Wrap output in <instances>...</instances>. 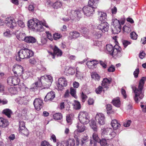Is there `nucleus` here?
I'll return each mask as SVG.
<instances>
[{
	"mask_svg": "<svg viewBox=\"0 0 146 146\" xmlns=\"http://www.w3.org/2000/svg\"><path fill=\"white\" fill-rule=\"evenodd\" d=\"M146 77H142L139 80L138 88L135 86H132V88L135 93L134 99L137 103L138 102L139 100L142 99L144 96V90H143L144 86L146 80Z\"/></svg>",
	"mask_w": 146,
	"mask_h": 146,
	"instance_id": "f257e3e1",
	"label": "nucleus"
},
{
	"mask_svg": "<svg viewBox=\"0 0 146 146\" xmlns=\"http://www.w3.org/2000/svg\"><path fill=\"white\" fill-rule=\"evenodd\" d=\"M53 81L52 77L49 75L41 77L40 80L32 84L31 89H33L43 86L44 88H48Z\"/></svg>",
	"mask_w": 146,
	"mask_h": 146,
	"instance_id": "f03ea898",
	"label": "nucleus"
},
{
	"mask_svg": "<svg viewBox=\"0 0 146 146\" xmlns=\"http://www.w3.org/2000/svg\"><path fill=\"white\" fill-rule=\"evenodd\" d=\"M41 23L46 27L49 28L45 21L41 23L39 21L36 19H33L29 20L28 21V26L30 29L37 31L42 32L44 31V29Z\"/></svg>",
	"mask_w": 146,
	"mask_h": 146,
	"instance_id": "7ed1b4c3",
	"label": "nucleus"
},
{
	"mask_svg": "<svg viewBox=\"0 0 146 146\" xmlns=\"http://www.w3.org/2000/svg\"><path fill=\"white\" fill-rule=\"evenodd\" d=\"M107 51L110 55L115 58H119L122 56L121 48L118 45L113 47L111 44H108L106 46Z\"/></svg>",
	"mask_w": 146,
	"mask_h": 146,
	"instance_id": "20e7f679",
	"label": "nucleus"
},
{
	"mask_svg": "<svg viewBox=\"0 0 146 146\" xmlns=\"http://www.w3.org/2000/svg\"><path fill=\"white\" fill-rule=\"evenodd\" d=\"M33 55V52L30 50L25 48L20 50L17 53L16 56V59L18 61H20L21 59L29 58Z\"/></svg>",
	"mask_w": 146,
	"mask_h": 146,
	"instance_id": "39448f33",
	"label": "nucleus"
},
{
	"mask_svg": "<svg viewBox=\"0 0 146 146\" xmlns=\"http://www.w3.org/2000/svg\"><path fill=\"white\" fill-rule=\"evenodd\" d=\"M79 119L83 124H87L90 122L89 114L86 111L80 112L78 116Z\"/></svg>",
	"mask_w": 146,
	"mask_h": 146,
	"instance_id": "423d86ee",
	"label": "nucleus"
},
{
	"mask_svg": "<svg viewBox=\"0 0 146 146\" xmlns=\"http://www.w3.org/2000/svg\"><path fill=\"white\" fill-rule=\"evenodd\" d=\"M6 25L11 29L16 30L19 27L14 19L12 17H7L5 20Z\"/></svg>",
	"mask_w": 146,
	"mask_h": 146,
	"instance_id": "0eeeda50",
	"label": "nucleus"
},
{
	"mask_svg": "<svg viewBox=\"0 0 146 146\" xmlns=\"http://www.w3.org/2000/svg\"><path fill=\"white\" fill-rule=\"evenodd\" d=\"M112 25V30L113 33L117 34L121 31V27L119 20L117 19H113Z\"/></svg>",
	"mask_w": 146,
	"mask_h": 146,
	"instance_id": "6e6552de",
	"label": "nucleus"
},
{
	"mask_svg": "<svg viewBox=\"0 0 146 146\" xmlns=\"http://www.w3.org/2000/svg\"><path fill=\"white\" fill-rule=\"evenodd\" d=\"M112 25V30L113 33L117 34L121 31V27L119 20L117 19H113Z\"/></svg>",
	"mask_w": 146,
	"mask_h": 146,
	"instance_id": "1a4fd4ad",
	"label": "nucleus"
},
{
	"mask_svg": "<svg viewBox=\"0 0 146 146\" xmlns=\"http://www.w3.org/2000/svg\"><path fill=\"white\" fill-rule=\"evenodd\" d=\"M31 96L29 95L23 96L19 97L15 99L16 102L21 105H25L27 104L31 99Z\"/></svg>",
	"mask_w": 146,
	"mask_h": 146,
	"instance_id": "9d476101",
	"label": "nucleus"
},
{
	"mask_svg": "<svg viewBox=\"0 0 146 146\" xmlns=\"http://www.w3.org/2000/svg\"><path fill=\"white\" fill-rule=\"evenodd\" d=\"M67 85V81L66 78L61 77L58 80V84H57V88L58 90H62L64 87H66Z\"/></svg>",
	"mask_w": 146,
	"mask_h": 146,
	"instance_id": "9b49d317",
	"label": "nucleus"
},
{
	"mask_svg": "<svg viewBox=\"0 0 146 146\" xmlns=\"http://www.w3.org/2000/svg\"><path fill=\"white\" fill-rule=\"evenodd\" d=\"M81 142L82 146H96V143L94 141L91 140L89 141L88 136L83 137Z\"/></svg>",
	"mask_w": 146,
	"mask_h": 146,
	"instance_id": "f8f14e48",
	"label": "nucleus"
},
{
	"mask_svg": "<svg viewBox=\"0 0 146 146\" xmlns=\"http://www.w3.org/2000/svg\"><path fill=\"white\" fill-rule=\"evenodd\" d=\"M95 9L90 5L85 6L82 9L83 11L84 14L87 16H91L95 11Z\"/></svg>",
	"mask_w": 146,
	"mask_h": 146,
	"instance_id": "ddd939ff",
	"label": "nucleus"
},
{
	"mask_svg": "<svg viewBox=\"0 0 146 146\" xmlns=\"http://www.w3.org/2000/svg\"><path fill=\"white\" fill-rule=\"evenodd\" d=\"M111 82V78L108 79L106 78L103 79L101 84L103 88V91L104 92L105 91L107 90L109 88V86L110 85Z\"/></svg>",
	"mask_w": 146,
	"mask_h": 146,
	"instance_id": "4468645a",
	"label": "nucleus"
},
{
	"mask_svg": "<svg viewBox=\"0 0 146 146\" xmlns=\"http://www.w3.org/2000/svg\"><path fill=\"white\" fill-rule=\"evenodd\" d=\"M12 70L17 76H21L23 72V68L21 65L15 64L13 67Z\"/></svg>",
	"mask_w": 146,
	"mask_h": 146,
	"instance_id": "2eb2a0df",
	"label": "nucleus"
},
{
	"mask_svg": "<svg viewBox=\"0 0 146 146\" xmlns=\"http://www.w3.org/2000/svg\"><path fill=\"white\" fill-rule=\"evenodd\" d=\"M109 25L107 22L104 21L102 22L98 26V29L101 30L103 33L107 32L109 30Z\"/></svg>",
	"mask_w": 146,
	"mask_h": 146,
	"instance_id": "dca6fc26",
	"label": "nucleus"
},
{
	"mask_svg": "<svg viewBox=\"0 0 146 146\" xmlns=\"http://www.w3.org/2000/svg\"><path fill=\"white\" fill-rule=\"evenodd\" d=\"M95 119L100 125H103L105 123V117L102 113H97L95 116Z\"/></svg>",
	"mask_w": 146,
	"mask_h": 146,
	"instance_id": "f3484780",
	"label": "nucleus"
},
{
	"mask_svg": "<svg viewBox=\"0 0 146 146\" xmlns=\"http://www.w3.org/2000/svg\"><path fill=\"white\" fill-rule=\"evenodd\" d=\"M18 29H17L14 31L17 38L19 40L24 41L25 38H26V35L23 32H19V27Z\"/></svg>",
	"mask_w": 146,
	"mask_h": 146,
	"instance_id": "a211bd4d",
	"label": "nucleus"
},
{
	"mask_svg": "<svg viewBox=\"0 0 146 146\" xmlns=\"http://www.w3.org/2000/svg\"><path fill=\"white\" fill-rule=\"evenodd\" d=\"M33 104L36 110H40L42 107V100L39 98H36L34 101Z\"/></svg>",
	"mask_w": 146,
	"mask_h": 146,
	"instance_id": "6ab92c4d",
	"label": "nucleus"
},
{
	"mask_svg": "<svg viewBox=\"0 0 146 146\" xmlns=\"http://www.w3.org/2000/svg\"><path fill=\"white\" fill-rule=\"evenodd\" d=\"M19 131L20 132L25 135L28 134V131L25 126V123L23 121H20L19 122Z\"/></svg>",
	"mask_w": 146,
	"mask_h": 146,
	"instance_id": "aec40b11",
	"label": "nucleus"
},
{
	"mask_svg": "<svg viewBox=\"0 0 146 146\" xmlns=\"http://www.w3.org/2000/svg\"><path fill=\"white\" fill-rule=\"evenodd\" d=\"M54 54L51 53L50 55V56H52L53 58H54V55L58 56H60L62 54V52L61 50L59 49L56 46H55L53 49Z\"/></svg>",
	"mask_w": 146,
	"mask_h": 146,
	"instance_id": "412c9836",
	"label": "nucleus"
},
{
	"mask_svg": "<svg viewBox=\"0 0 146 146\" xmlns=\"http://www.w3.org/2000/svg\"><path fill=\"white\" fill-rule=\"evenodd\" d=\"M55 97V93L54 92H50L46 94L45 96L44 100L45 101H51Z\"/></svg>",
	"mask_w": 146,
	"mask_h": 146,
	"instance_id": "4be33fe9",
	"label": "nucleus"
},
{
	"mask_svg": "<svg viewBox=\"0 0 146 146\" xmlns=\"http://www.w3.org/2000/svg\"><path fill=\"white\" fill-rule=\"evenodd\" d=\"M9 125L8 120L3 117H0V127L2 128L7 127Z\"/></svg>",
	"mask_w": 146,
	"mask_h": 146,
	"instance_id": "5701e85b",
	"label": "nucleus"
},
{
	"mask_svg": "<svg viewBox=\"0 0 146 146\" xmlns=\"http://www.w3.org/2000/svg\"><path fill=\"white\" fill-rule=\"evenodd\" d=\"M76 127L77 128V131L76 130L74 132L75 133L76 131H78L80 133H81L84 132L86 129V127L83 124L80 123H77L76 124Z\"/></svg>",
	"mask_w": 146,
	"mask_h": 146,
	"instance_id": "b1692460",
	"label": "nucleus"
},
{
	"mask_svg": "<svg viewBox=\"0 0 146 146\" xmlns=\"http://www.w3.org/2000/svg\"><path fill=\"white\" fill-rule=\"evenodd\" d=\"M81 13L80 11L79 10H76L74 11V20L75 21H79L81 16Z\"/></svg>",
	"mask_w": 146,
	"mask_h": 146,
	"instance_id": "393cba45",
	"label": "nucleus"
},
{
	"mask_svg": "<svg viewBox=\"0 0 146 146\" xmlns=\"http://www.w3.org/2000/svg\"><path fill=\"white\" fill-rule=\"evenodd\" d=\"M100 0H89L88 5H90L94 9L97 8Z\"/></svg>",
	"mask_w": 146,
	"mask_h": 146,
	"instance_id": "a878e982",
	"label": "nucleus"
},
{
	"mask_svg": "<svg viewBox=\"0 0 146 146\" xmlns=\"http://www.w3.org/2000/svg\"><path fill=\"white\" fill-rule=\"evenodd\" d=\"M111 103L117 108H119L121 105V102L119 98H114L112 100Z\"/></svg>",
	"mask_w": 146,
	"mask_h": 146,
	"instance_id": "bb28decb",
	"label": "nucleus"
},
{
	"mask_svg": "<svg viewBox=\"0 0 146 146\" xmlns=\"http://www.w3.org/2000/svg\"><path fill=\"white\" fill-rule=\"evenodd\" d=\"M98 18L99 20L101 21H105L107 18V14L106 13L102 12H99Z\"/></svg>",
	"mask_w": 146,
	"mask_h": 146,
	"instance_id": "cd10ccee",
	"label": "nucleus"
},
{
	"mask_svg": "<svg viewBox=\"0 0 146 146\" xmlns=\"http://www.w3.org/2000/svg\"><path fill=\"white\" fill-rule=\"evenodd\" d=\"M25 39L24 41L28 43H33L36 41V40L35 38L31 36H26Z\"/></svg>",
	"mask_w": 146,
	"mask_h": 146,
	"instance_id": "c85d7f7f",
	"label": "nucleus"
},
{
	"mask_svg": "<svg viewBox=\"0 0 146 146\" xmlns=\"http://www.w3.org/2000/svg\"><path fill=\"white\" fill-rule=\"evenodd\" d=\"M73 70V68L70 66H66L64 71V72L67 75L73 74V72L72 71Z\"/></svg>",
	"mask_w": 146,
	"mask_h": 146,
	"instance_id": "c756f323",
	"label": "nucleus"
},
{
	"mask_svg": "<svg viewBox=\"0 0 146 146\" xmlns=\"http://www.w3.org/2000/svg\"><path fill=\"white\" fill-rule=\"evenodd\" d=\"M98 63V61L93 60H92L88 61L86 63V64L89 68H91L92 66H94Z\"/></svg>",
	"mask_w": 146,
	"mask_h": 146,
	"instance_id": "7c9ffc66",
	"label": "nucleus"
},
{
	"mask_svg": "<svg viewBox=\"0 0 146 146\" xmlns=\"http://www.w3.org/2000/svg\"><path fill=\"white\" fill-rule=\"evenodd\" d=\"M111 125L114 129H117L120 126V124L117 122L116 119L112 120L111 122Z\"/></svg>",
	"mask_w": 146,
	"mask_h": 146,
	"instance_id": "2f4dec72",
	"label": "nucleus"
},
{
	"mask_svg": "<svg viewBox=\"0 0 146 146\" xmlns=\"http://www.w3.org/2000/svg\"><path fill=\"white\" fill-rule=\"evenodd\" d=\"M90 125L91 128L95 131H97L98 129L96 121L93 119H91L90 121Z\"/></svg>",
	"mask_w": 146,
	"mask_h": 146,
	"instance_id": "473e14b6",
	"label": "nucleus"
},
{
	"mask_svg": "<svg viewBox=\"0 0 146 146\" xmlns=\"http://www.w3.org/2000/svg\"><path fill=\"white\" fill-rule=\"evenodd\" d=\"M112 131V130L111 129L108 128H106L103 131L102 133V135L103 136V137L106 138V137H108L106 136V135H108V133H110Z\"/></svg>",
	"mask_w": 146,
	"mask_h": 146,
	"instance_id": "72a5a7b5",
	"label": "nucleus"
},
{
	"mask_svg": "<svg viewBox=\"0 0 146 146\" xmlns=\"http://www.w3.org/2000/svg\"><path fill=\"white\" fill-rule=\"evenodd\" d=\"M62 5V3L59 0L57 1L54 3L52 5V6L54 9H58L60 8Z\"/></svg>",
	"mask_w": 146,
	"mask_h": 146,
	"instance_id": "f704fd0d",
	"label": "nucleus"
},
{
	"mask_svg": "<svg viewBox=\"0 0 146 146\" xmlns=\"http://www.w3.org/2000/svg\"><path fill=\"white\" fill-rule=\"evenodd\" d=\"M3 113L8 117L10 118L11 117V115L12 113V112L10 109L7 108L3 110Z\"/></svg>",
	"mask_w": 146,
	"mask_h": 146,
	"instance_id": "c9c22d12",
	"label": "nucleus"
},
{
	"mask_svg": "<svg viewBox=\"0 0 146 146\" xmlns=\"http://www.w3.org/2000/svg\"><path fill=\"white\" fill-rule=\"evenodd\" d=\"M76 76L78 79H82L83 78V73L81 72L80 70V69L78 67L76 68Z\"/></svg>",
	"mask_w": 146,
	"mask_h": 146,
	"instance_id": "e433bc0d",
	"label": "nucleus"
},
{
	"mask_svg": "<svg viewBox=\"0 0 146 146\" xmlns=\"http://www.w3.org/2000/svg\"><path fill=\"white\" fill-rule=\"evenodd\" d=\"M70 94L72 96H73V88L71 87L70 90H67L66 91L64 94V97L67 98L69 97Z\"/></svg>",
	"mask_w": 146,
	"mask_h": 146,
	"instance_id": "4c0bfd02",
	"label": "nucleus"
},
{
	"mask_svg": "<svg viewBox=\"0 0 146 146\" xmlns=\"http://www.w3.org/2000/svg\"><path fill=\"white\" fill-rule=\"evenodd\" d=\"M93 34L96 38H100L102 35L101 32L96 30L94 31Z\"/></svg>",
	"mask_w": 146,
	"mask_h": 146,
	"instance_id": "58836bf2",
	"label": "nucleus"
},
{
	"mask_svg": "<svg viewBox=\"0 0 146 146\" xmlns=\"http://www.w3.org/2000/svg\"><path fill=\"white\" fill-rule=\"evenodd\" d=\"M91 77L92 78L94 79L95 81H99L100 80V76L96 73H93L91 75Z\"/></svg>",
	"mask_w": 146,
	"mask_h": 146,
	"instance_id": "ea45409f",
	"label": "nucleus"
},
{
	"mask_svg": "<svg viewBox=\"0 0 146 146\" xmlns=\"http://www.w3.org/2000/svg\"><path fill=\"white\" fill-rule=\"evenodd\" d=\"M92 137L93 139L96 142L99 143L100 139L98 136V133L96 132H94L92 135Z\"/></svg>",
	"mask_w": 146,
	"mask_h": 146,
	"instance_id": "a19ab883",
	"label": "nucleus"
},
{
	"mask_svg": "<svg viewBox=\"0 0 146 146\" xmlns=\"http://www.w3.org/2000/svg\"><path fill=\"white\" fill-rule=\"evenodd\" d=\"M53 117L55 119L60 120L62 118V115L60 113H56L53 115Z\"/></svg>",
	"mask_w": 146,
	"mask_h": 146,
	"instance_id": "79ce46f5",
	"label": "nucleus"
},
{
	"mask_svg": "<svg viewBox=\"0 0 146 146\" xmlns=\"http://www.w3.org/2000/svg\"><path fill=\"white\" fill-rule=\"evenodd\" d=\"M74 104V108L76 110H79L81 108V105L80 102L78 101L75 100Z\"/></svg>",
	"mask_w": 146,
	"mask_h": 146,
	"instance_id": "37998d69",
	"label": "nucleus"
},
{
	"mask_svg": "<svg viewBox=\"0 0 146 146\" xmlns=\"http://www.w3.org/2000/svg\"><path fill=\"white\" fill-rule=\"evenodd\" d=\"M20 81V79L17 77H13V85L15 86L19 84Z\"/></svg>",
	"mask_w": 146,
	"mask_h": 146,
	"instance_id": "c03bdc74",
	"label": "nucleus"
},
{
	"mask_svg": "<svg viewBox=\"0 0 146 146\" xmlns=\"http://www.w3.org/2000/svg\"><path fill=\"white\" fill-rule=\"evenodd\" d=\"M106 138H102L100 140V142L99 143H100V144L101 146H108V144L106 140Z\"/></svg>",
	"mask_w": 146,
	"mask_h": 146,
	"instance_id": "a18cd8bd",
	"label": "nucleus"
},
{
	"mask_svg": "<svg viewBox=\"0 0 146 146\" xmlns=\"http://www.w3.org/2000/svg\"><path fill=\"white\" fill-rule=\"evenodd\" d=\"M70 140L68 142L66 141H62L60 143L59 142L57 143L56 146H67L68 145V143L70 142Z\"/></svg>",
	"mask_w": 146,
	"mask_h": 146,
	"instance_id": "49530a36",
	"label": "nucleus"
},
{
	"mask_svg": "<svg viewBox=\"0 0 146 146\" xmlns=\"http://www.w3.org/2000/svg\"><path fill=\"white\" fill-rule=\"evenodd\" d=\"M112 106L110 104H108L106 106V108L108 111V113H110L113 112L112 111Z\"/></svg>",
	"mask_w": 146,
	"mask_h": 146,
	"instance_id": "de8ad7c7",
	"label": "nucleus"
},
{
	"mask_svg": "<svg viewBox=\"0 0 146 146\" xmlns=\"http://www.w3.org/2000/svg\"><path fill=\"white\" fill-rule=\"evenodd\" d=\"M137 35L134 31H133L130 33V37L133 40H136L137 38Z\"/></svg>",
	"mask_w": 146,
	"mask_h": 146,
	"instance_id": "09e8293b",
	"label": "nucleus"
},
{
	"mask_svg": "<svg viewBox=\"0 0 146 146\" xmlns=\"http://www.w3.org/2000/svg\"><path fill=\"white\" fill-rule=\"evenodd\" d=\"M116 135V133L114 131H112L111 133L110 134H109V136L110 137H106V138L107 140H110L111 139H113V138L115 137Z\"/></svg>",
	"mask_w": 146,
	"mask_h": 146,
	"instance_id": "8fccbe9b",
	"label": "nucleus"
},
{
	"mask_svg": "<svg viewBox=\"0 0 146 146\" xmlns=\"http://www.w3.org/2000/svg\"><path fill=\"white\" fill-rule=\"evenodd\" d=\"M103 90V88L102 86H99L95 90V92L97 94H100Z\"/></svg>",
	"mask_w": 146,
	"mask_h": 146,
	"instance_id": "3c124183",
	"label": "nucleus"
},
{
	"mask_svg": "<svg viewBox=\"0 0 146 146\" xmlns=\"http://www.w3.org/2000/svg\"><path fill=\"white\" fill-rule=\"evenodd\" d=\"M123 32L129 33L131 31V29L129 27L125 25L123 28Z\"/></svg>",
	"mask_w": 146,
	"mask_h": 146,
	"instance_id": "603ef678",
	"label": "nucleus"
},
{
	"mask_svg": "<svg viewBox=\"0 0 146 146\" xmlns=\"http://www.w3.org/2000/svg\"><path fill=\"white\" fill-rule=\"evenodd\" d=\"M62 36V35L58 33H55L53 35V38L56 40L59 39Z\"/></svg>",
	"mask_w": 146,
	"mask_h": 146,
	"instance_id": "864d4df0",
	"label": "nucleus"
},
{
	"mask_svg": "<svg viewBox=\"0 0 146 146\" xmlns=\"http://www.w3.org/2000/svg\"><path fill=\"white\" fill-rule=\"evenodd\" d=\"M48 38L51 41H52L53 40V36L51 33H50L48 31H46L45 32Z\"/></svg>",
	"mask_w": 146,
	"mask_h": 146,
	"instance_id": "5fc2aeb1",
	"label": "nucleus"
},
{
	"mask_svg": "<svg viewBox=\"0 0 146 146\" xmlns=\"http://www.w3.org/2000/svg\"><path fill=\"white\" fill-rule=\"evenodd\" d=\"M9 91L10 93L12 94H15L17 92L16 89L14 87L10 88L9 89Z\"/></svg>",
	"mask_w": 146,
	"mask_h": 146,
	"instance_id": "6e6d98bb",
	"label": "nucleus"
},
{
	"mask_svg": "<svg viewBox=\"0 0 146 146\" xmlns=\"http://www.w3.org/2000/svg\"><path fill=\"white\" fill-rule=\"evenodd\" d=\"M40 146H52L49 143L46 141H44L41 142Z\"/></svg>",
	"mask_w": 146,
	"mask_h": 146,
	"instance_id": "4d7b16f0",
	"label": "nucleus"
},
{
	"mask_svg": "<svg viewBox=\"0 0 146 146\" xmlns=\"http://www.w3.org/2000/svg\"><path fill=\"white\" fill-rule=\"evenodd\" d=\"M100 63L104 68H107V63L106 61L100 60Z\"/></svg>",
	"mask_w": 146,
	"mask_h": 146,
	"instance_id": "13d9d810",
	"label": "nucleus"
},
{
	"mask_svg": "<svg viewBox=\"0 0 146 146\" xmlns=\"http://www.w3.org/2000/svg\"><path fill=\"white\" fill-rule=\"evenodd\" d=\"M139 73V69L138 68H136L134 72L133 75L135 78H137L138 77V75Z\"/></svg>",
	"mask_w": 146,
	"mask_h": 146,
	"instance_id": "bf43d9fd",
	"label": "nucleus"
},
{
	"mask_svg": "<svg viewBox=\"0 0 146 146\" xmlns=\"http://www.w3.org/2000/svg\"><path fill=\"white\" fill-rule=\"evenodd\" d=\"M7 82L9 85L10 86H13V77H9L7 79Z\"/></svg>",
	"mask_w": 146,
	"mask_h": 146,
	"instance_id": "052dcab7",
	"label": "nucleus"
},
{
	"mask_svg": "<svg viewBox=\"0 0 146 146\" xmlns=\"http://www.w3.org/2000/svg\"><path fill=\"white\" fill-rule=\"evenodd\" d=\"M29 72H25L23 73H22V76L24 79H26L28 78L30 76V74H29Z\"/></svg>",
	"mask_w": 146,
	"mask_h": 146,
	"instance_id": "680f3d73",
	"label": "nucleus"
},
{
	"mask_svg": "<svg viewBox=\"0 0 146 146\" xmlns=\"http://www.w3.org/2000/svg\"><path fill=\"white\" fill-rule=\"evenodd\" d=\"M3 34L4 36L8 37H10L11 35L10 31L8 29Z\"/></svg>",
	"mask_w": 146,
	"mask_h": 146,
	"instance_id": "e2e57ef3",
	"label": "nucleus"
},
{
	"mask_svg": "<svg viewBox=\"0 0 146 146\" xmlns=\"http://www.w3.org/2000/svg\"><path fill=\"white\" fill-rule=\"evenodd\" d=\"M145 55V53L143 51H140L139 53V58L142 59L144 58Z\"/></svg>",
	"mask_w": 146,
	"mask_h": 146,
	"instance_id": "0e129e2a",
	"label": "nucleus"
},
{
	"mask_svg": "<svg viewBox=\"0 0 146 146\" xmlns=\"http://www.w3.org/2000/svg\"><path fill=\"white\" fill-rule=\"evenodd\" d=\"M47 41V38L44 37H42L41 40V42L42 44H46Z\"/></svg>",
	"mask_w": 146,
	"mask_h": 146,
	"instance_id": "69168bd1",
	"label": "nucleus"
},
{
	"mask_svg": "<svg viewBox=\"0 0 146 146\" xmlns=\"http://www.w3.org/2000/svg\"><path fill=\"white\" fill-rule=\"evenodd\" d=\"M115 70V67L113 65H111V66L109 67L108 70L109 72H114Z\"/></svg>",
	"mask_w": 146,
	"mask_h": 146,
	"instance_id": "338daca9",
	"label": "nucleus"
},
{
	"mask_svg": "<svg viewBox=\"0 0 146 146\" xmlns=\"http://www.w3.org/2000/svg\"><path fill=\"white\" fill-rule=\"evenodd\" d=\"M131 123V120H128L124 123L123 125L125 127H128L130 126Z\"/></svg>",
	"mask_w": 146,
	"mask_h": 146,
	"instance_id": "774afa93",
	"label": "nucleus"
}]
</instances>
